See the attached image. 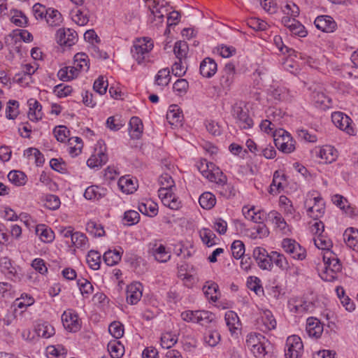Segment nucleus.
<instances>
[{
    "label": "nucleus",
    "instance_id": "obj_1",
    "mask_svg": "<svg viewBox=\"0 0 358 358\" xmlns=\"http://www.w3.org/2000/svg\"><path fill=\"white\" fill-rule=\"evenodd\" d=\"M159 183L161 187L158 190V194L163 204L172 210L180 208L181 201L171 192L172 187H174V181L171 176L168 173L162 174L159 178Z\"/></svg>",
    "mask_w": 358,
    "mask_h": 358
},
{
    "label": "nucleus",
    "instance_id": "obj_2",
    "mask_svg": "<svg viewBox=\"0 0 358 358\" xmlns=\"http://www.w3.org/2000/svg\"><path fill=\"white\" fill-rule=\"evenodd\" d=\"M323 261L325 269L321 274L323 280L333 282L338 278V273L342 270V264L337 255L331 250L323 253Z\"/></svg>",
    "mask_w": 358,
    "mask_h": 358
},
{
    "label": "nucleus",
    "instance_id": "obj_3",
    "mask_svg": "<svg viewBox=\"0 0 358 358\" xmlns=\"http://www.w3.org/2000/svg\"><path fill=\"white\" fill-rule=\"evenodd\" d=\"M153 47V43L150 38L146 37L136 38L131 48V53L137 63L141 64L149 61V54Z\"/></svg>",
    "mask_w": 358,
    "mask_h": 358
},
{
    "label": "nucleus",
    "instance_id": "obj_4",
    "mask_svg": "<svg viewBox=\"0 0 358 358\" xmlns=\"http://www.w3.org/2000/svg\"><path fill=\"white\" fill-rule=\"evenodd\" d=\"M231 113L236 119V124L241 129H248L252 127L253 120L249 116L247 108H243L241 105L236 103L233 106Z\"/></svg>",
    "mask_w": 358,
    "mask_h": 358
},
{
    "label": "nucleus",
    "instance_id": "obj_5",
    "mask_svg": "<svg viewBox=\"0 0 358 358\" xmlns=\"http://www.w3.org/2000/svg\"><path fill=\"white\" fill-rule=\"evenodd\" d=\"M286 358H300L303 352V345L301 339L296 335L289 336L286 341Z\"/></svg>",
    "mask_w": 358,
    "mask_h": 358
},
{
    "label": "nucleus",
    "instance_id": "obj_6",
    "mask_svg": "<svg viewBox=\"0 0 358 358\" xmlns=\"http://www.w3.org/2000/svg\"><path fill=\"white\" fill-rule=\"evenodd\" d=\"M282 247L285 252L289 254L295 259L303 260L306 257V249L293 239H283Z\"/></svg>",
    "mask_w": 358,
    "mask_h": 358
},
{
    "label": "nucleus",
    "instance_id": "obj_7",
    "mask_svg": "<svg viewBox=\"0 0 358 358\" xmlns=\"http://www.w3.org/2000/svg\"><path fill=\"white\" fill-rule=\"evenodd\" d=\"M331 120L334 124L341 130L349 135H355L352 121L347 115L340 111L334 112L331 114Z\"/></svg>",
    "mask_w": 358,
    "mask_h": 358
},
{
    "label": "nucleus",
    "instance_id": "obj_8",
    "mask_svg": "<svg viewBox=\"0 0 358 358\" xmlns=\"http://www.w3.org/2000/svg\"><path fill=\"white\" fill-rule=\"evenodd\" d=\"M149 248L155 260L159 262L165 263L171 259L170 251L157 240L149 244Z\"/></svg>",
    "mask_w": 358,
    "mask_h": 358
},
{
    "label": "nucleus",
    "instance_id": "obj_9",
    "mask_svg": "<svg viewBox=\"0 0 358 358\" xmlns=\"http://www.w3.org/2000/svg\"><path fill=\"white\" fill-rule=\"evenodd\" d=\"M222 73V74L220 78V85L223 90L227 92L231 89L234 81L236 74L234 64L232 63H227Z\"/></svg>",
    "mask_w": 358,
    "mask_h": 358
},
{
    "label": "nucleus",
    "instance_id": "obj_10",
    "mask_svg": "<svg viewBox=\"0 0 358 358\" xmlns=\"http://www.w3.org/2000/svg\"><path fill=\"white\" fill-rule=\"evenodd\" d=\"M0 268L8 278L14 282L21 280L22 275L17 272L15 266H13L12 260L8 257H3L0 259Z\"/></svg>",
    "mask_w": 358,
    "mask_h": 358
},
{
    "label": "nucleus",
    "instance_id": "obj_11",
    "mask_svg": "<svg viewBox=\"0 0 358 358\" xmlns=\"http://www.w3.org/2000/svg\"><path fill=\"white\" fill-rule=\"evenodd\" d=\"M253 257L262 269L271 270L272 268L271 253L268 254L264 248H255L253 250Z\"/></svg>",
    "mask_w": 358,
    "mask_h": 358
},
{
    "label": "nucleus",
    "instance_id": "obj_12",
    "mask_svg": "<svg viewBox=\"0 0 358 358\" xmlns=\"http://www.w3.org/2000/svg\"><path fill=\"white\" fill-rule=\"evenodd\" d=\"M56 41L60 45L71 46L77 41V33L71 29H59L56 34Z\"/></svg>",
    "mask_w": 358,
    "mask_h": 358
},
{
    "label": "nucleus",
    "instance_id": "obj_13",
    "mask_svg": "<svg viewBox=\"0 0 358 358\" xmlns=\"http://www.w3.org/2000/svg\"><path fill=\"white\" fill-rule=\"evenodd\" d=\"M106 148L105 145H100L99 148L95 149L93 154L87 161V164L90 168H98L102 166L108 162V155L106 154Z\"/></svg>",
    "mask_w": 358,
    "mask_h": 358
},
{
    "label": "nucleus",
    "instance_id": "obj_14",
    "mask_svg": "<svg viewBox=\"0 0 358 358\" xmlns=\"http://www.w3.org/2000/svg\"><path fill=\"white\" fill-rule=\"evenodd\" d=\"M127 302L131 305L136 304L143 295V285L140 282H134L127 287Z\"/></svg>",
    "mask_w": 358,
    "mask_h": 358
},
{
    "label": "nucleus",
    "instance_id": "obj_15",
    "mask_svg": "<svg viewBox=\"0 0 358 358\" xmlns=\"http://www.w3.org/2000/svg\"><path fill=\"white\" fill-rule=\"evenodd\" d=\"M62 321L66 329L70 331H77L80 329V325L78 320V315L69 310L65 311L62 315Z\"/></svg>",
    "mask_w": 358,
    "mask_h": 358
},
{
    "label": "nucleus",
    "instance_id": "obj_16",
    "mask_svg": "<svg viewBox=\"0 0 358 358\" xmlns=\"http://www.w3.org/2000/svg\"><path fill=\"white\" fill-rule=\"evenodd\" d=\"M314 23L318 29L327 33H331L336 28V22L329 15H320L317 17Z\"/></svg>",
    "mask_w": 358,
    "mask_h": 358
},
{
    "label": "nucleus",
    "instance_id": "obj_17",
    "mask_svg": "<svg viewBox=\"0 0 358 358\" xmlns=\"http://www.w3.org/2000/svg\"><path fill=\"white\" fill-rule=\"evenodd\" d=\"M258 324L260 330L266 332L275 328L276 320L274 318L272 313L270 310H266L262 313L258 321Z\"/></svg>",
    "mask_w": 358,
    "mask_h": 358
},
{
    "label": "nucleus",
    "instance_id": "obj_18",
    "mask_svg": "<svg viewBox=\"0 0 358 358\" xmlns=\"http://www.w3.org/2000/svg\"><path fill=\"white\" fill-rule=\"evenodd\" d=\"M312 99L315 106L321 110H324L331 107V99L320 90L313 92Z\"/></svg>",
    "mask_w": 358,
    "mask_h": 358
},
{
    "label": "nucleus",
    "instance_id": "obj_19",
    "mask_svg": "<svg viewBox=\"0 0 358 358\" xmlns=\"http://www.w3.org/2000/svg\"><path fill=\"white\" fill-rule=\"evenodd\" d=\"M306 330L310 337L317 338L323 332V325L314 317L307 319Z\"/></svg>",
    "mask_w": 358,
    "mask_h": 358
},
{
    "label": "nucleus",
    "instance_id": "obj_20",
    "mask_svg": "<svg viewBox=\"0 0 358 358\" xmlns=\"http://www.w3.org/2000/svg\"><path fill=\"white\" fill-rule=\"evenodd\" d=\"M108 194V189L97 185L88 187L84 193L85 199L89 200H99Z\"/></svg>",
    "mask_w": 358,
    "mask_h": 358
},
{
    "label": "nucleus",
    "instance_id": "obj_21",
    "mask_svg": "<svg viewBox=\"0 0 358 358\" xmlns=\"http://www.w3.org/2000/svg\"><path fill=\"white\" fill-rule=\"evenodd\" d=\"M217 71L216 62L210 57L205 58L200 64V73L206 78H211Z\"/></svg>",
    "mask_w": 358,
    "mask_h": 358
},
{
    "label": "nucleus",
    "instance_id": "obj_22",
    "mask_svg": "<svg viewBox=\"0 0 358 358\" xmlns=\"http://www.w3.org/2000/svg\"><path fill=\"white\" fill-rule=\"evenodd\" d=\"M343 240L349 248L358 252V229H347L343 233Z\"/></svg>",
    "mask_w": 358,
    "mask_h": 358
},
{
    "label": "nucleus",
    "instance_id": "obj_23",
    "mask_svg": "<svg viewBox=\"0 0 358 358\" xmlns=\"http://www.w3.org/2000/svg\"><path fill=\"white\" fill-rule=\"evenodd\" d=\"M317 156L322 159L324 163H331L337 157V151L331 145H325L319 149Z\"/></svg>",
    "mask_w": 358,
    "mask_h": 358
},
{
    "label": "nucleus",
    "instance_id": "obj_24",
    "mask_svg": "<svg viewBox=\"0 0 358 358\" xmlns=\"http://www.w3.org/2000/svg\"><path fill=\"white\" fill-rule=\"evenodd\" d=\"M28 104L29 106L28 113L29 120L31 121L41 120L43 117L42 106L41 103L36 99H30L28 100Z\"/></svg>",
    "mask_w": 358,
    "mask_h": 358
},
{
    "label": "nucleus",
    "instance_id": "obj_25",
    "mask_svg": "<svg viewBox=\"0 0 358 358\" xmlns=\"http://www.w3.org/2000/svg\"><path fill=\"white\" fill-rule=\"evenodd\" d=\"M129 134L131 138H140L143 129V125L141 120L138 117H132L129 121Z\"/></svg>",
    "mask_w": 358,
    "mask_h": 358
},
{
    "label": "nucleus",
    "instance_id": "obj_26",
    "mask_svg": "<svg viewBox=\"0 0 358 358\" xmlns=\"http://www.w3.org/2000/svg\"><path fill=\"white\" fill-rule=\"evenodd\" d=\"M196 322L208 327L210 324L215 323V315L206 310H196Z\"/></svg>",
    "mask_w": 358,
    "mask_h": 358
},
{
    "label": "nucleus",
    "instance_id": "obj_27",
    "mask_svg": "<svg viewBox=\"0 0 358 358\" xmlns=\"http://www.w3.org/2000/svg\"><path fill=\"white\" fill-rule=\"evenodd\" d=\"M315 203L313 206L310 207L307 212L308 215L315 220L321 217L324 213V203L320 197H315Z\"/></svg>",
    "mask_w": 358,
    "mask_h": 358
},
{
    "label": "nucleus",
    "instance_id": "obj_28",
    "mask_svg": "<svg viewBox=\"0 0 358 358\" xmlns=\"http://www.w3.org/2000/svg\"><path fill=\"white\" fill-rule=\"evenodd\" d=\"M36 234L45 243H50L55 238V234L45 224H38L36 227Z\"/></svg>",
    "mask_w": 358,
    "mask_h": 358
},
{
    "label": "nucleus",
    "instance_id": "obj_29",
    "mask_svg": "<svg viewBox=\"0 0 358 358\" xmlns=\"http://www.w3.org/2000/svg\"><path fill=\"white\" fill-rule=\"evenodd\" d=\"M122 253L123 250L121 248L120 250H109L103 254V260L108 266H114L121 260Z\"/></svg>",
    "mask_w": 358,
    "mask_h": 358
},
{
    "label": "nucleus",
    "instance_id": "obj_30",
    "mask_svg": "<svg viewBox=\"0 0 358 358\" xmlns=\"http://www.w3.org/2000/svg\"><path fill=\"white\" fill-rule=\"evenodd\" d=\"M120 189L127 194H132L136 190V182L129 176H123L118 181Z\"/></svg>",
    "mask_w": 358,
    "mask_h": 358
},
{
    "label": "nucleus",
    "instance_id": "obj_31",
    "mask_svg": "<svg viewBox=\"0 0 358 358\" xmlns=\"http://www.w3.org/2000/svg\"><path fill=\"white\" fill-rule=\"evenodd\" d=\"M279 121L278 119H275V117L273 119H266L263 120L260 124V128L261 129L267 134H271L274 136L275 134H276V136L278 134V122Z\"/></svg>",
    "mask_w": 358,
    "mask_h": 358
},
{
    "label": "nucleus",
    "instance_id": "obj_32",
    "mask_svg": "<svg viewBox=\"0 0 358 358\" xmlns=\"http://www.w3.org/2000/svg\"><path fill=\"white\" fill-rule=\"evenodd\" d=\"M271 258L272 264H275L282 270L287 271L289 269L291 271L288 262L282 254H280L276 251H272L271 252Z\"/></svg>",
    "mask_w": 358,
    "mask_h": 358
},
{
    "label": "nucleus",
    "instance_id": "obj_33",
    "mask_svg": "<svg viewBox=\"0 0 358 358\" xmlns=\"http://www.w3.org/2000/svg\"><path fill=\"white\" fill-rule=\"evenodd\" d=\"M8 178L10 182L16 186H23L27 182V176L20 171L13 170L8 174Z\"/></svg>",
    "mask_w": 358,
    "mask_h": 358
},
{
    "label": "nucleus",
    "instance_id": "obj_34",
    "mask_svg": "<svg viewBox=\"0 0 358 358\" xmlns=\"http://www.w3.org/2000/svg\"><path fill=\"white\" fill-rule=\"evenodd\" d=\"M199 202L203 208L210 210L216 203L215 196L211 192H204L200 196Z\"/></svg>",
    "mask_w": 358,
    "mask_h": 358
},
{
    "label": "nucleus",
    "instance_id": "obj_35",
    "mask_svg": "<svg viewBox=\"0 0 358 358\" xmlns=\"http://www.w3.org/2000/svg\"><path fill=\"white\" fill-rule=\"evenodd\" d=\"M213 166V163H209L206 159H201L196 164V167L200 173L208 180L215 178L212 175L213 171L211 168Z\"/></svg>",
    "mask_w": 358,
    "mask_h": 358
},
{
    "label": "nucleus",
    "instance_id": "obj_36",
    "mask_svg": "<svg viewBox=\"0 0 358 358\" xmlns=\"http://www.w3.org/2000/svg\"><path fill=\"white\" fill-rule=\"evenodd\" d=\"M225 320L229 331L234 333L239 328V319L236 313L228 311L225 314Z\"/></svg>",
    "mask_w": 358,
    "mask_h": 358
},
{
    "label": "nucleus",
    "instance_id": "obj_37",
    "mask_svg": "<svg viewBox=\"0 0 358 358\" xmlns=\"http://www.w3.org/2000/svg\"><path fill=\"white\" fill-rule=\"evenodd\" d=\"M45 20L50 26L56 27L62 22V17L57 10L48 8L47 15H45Z\"/></svg>",
    "mask_w": 358,
    "mask_h": 358
},
{
    "label": "nucleus",
    "instance_id": "obj_38",
    "mask_svg": "<svg viewBox=\"0 0 358 358\" xmlns=\"http://www.w3.org/2000/svg\"><path fill=\"white\" fill-rule=\"evenodd\" d=\"M86 230L94 237H101L105 234L103 227L101 224L92 220L87 223Z\"/></svg>",
    "mask_w": 358,
    "mask_h": 358
},
{
    "label": "nucleus",
    "instance_id": "obj_39",
    "mask_svg": "<svg viewBox=\"0 0 358 358\" xmlns=\"http://www.w3.org/2000/svg\"><path fill=\"white\" fill-rule=\"evenodd\" d=\"M108 350L112 358H120L124 352V346L119 341H110L108 344Z\"/></svg>",
    "mask_w": 358,
    "mask_h": 358
},
{
    "label": "nucleus",
    "instance_id": "obj_40",
    "mask_svg": "<svg viewBox=\"0 0 358 358\" xmlns=\"http://www.w3.org/2000/svg\"><path fill=\"white\" fill-rule=\"evenodd\" d=\"M218 285L213 282H206L203 287V291L207 298L215 301L217 299V292Z\"/></svg>",
    "mask_w": 358,
    "mask_h": 358
},
{
    "label": "nucleus",
    "instance_id": "obj_41",
    "mask_svg": "<svg viewBox=\"0 0 358 358\" xmlns=\"http://www.w3.org/2000/svg\"><path fill=\"white\" fill-rule=\"evenodd\" d=\"M87 262L93 270H98L101 264V254L94 250H90L87 256Z\"/></svg>",
    "mask_w": 358,
    "mask_h": 358
},
{
    "label": "nucleus",
    "instance_id": "obj_42",
    "mask_svg": "<svg viewBox=\"0 0 358 358\" xmlns=\"http://www.w3.org/2000/svg\"><path fill=\"white\" fill-rule=\"evenodd\" d=\"M74 65L79 67V70L87 71L90 68L88 56L84 52H78L74 56Z\"/></svg>",
    "mask_w": 358,
    "mask_h": 358
},
{
    "label": "nucleus",
    "instance_id": "obj_43",
    "mask_svg": "<svg viewBox=\"0 0 358 358\" xmlns=\"http://www.w3.org/2000/svg\"><path fill=\"white\" fill-rule=\"evenodd\" d=\"M264 337L257 333H250L247 336L246 338V346L251 351L254 350L255 348L262 342Z\"/></svg>",
    "mask_w": 358,
    "mask_h": 358
},
{
    "label": "nucleus",
    "instance_id": "obj_44",
    "mask_svg": "<svg viewBox=\"0 0 358 358\" xmlns=\"http://www.w3.org/2000/svg\"><path fill=\"white\" fill-rule=\"evenodd\" d=\"M272 95L275 99L282 101H289L293 97L290 91L285 87H277L272 92Z\"/></svg>",
    "mask_w": 358,
    "mask_h": 358
},
{
    "label": "nucleus",
    "instance_id": "obj_45",
    "mask_svg": "<svg viewBox=\"0 0 358 358\" xmlns=\"http://www.w3.org/2000/svg\"><path fill=\"white\" fill-rule=\"evenodd\" d=\"M284 180V176L280 175L278 171H275L273 174V178L272 183L270 186L269 192L273 194H275L279 193L281 189H282V181Z\"/></svg>",
    "mask_w": 358,
    "mask_h": 358
},
{
    "label": "nucleus",
    "instance_id": "obj_46",
    "mask_svg": "<svg viewBox=\"0 0 358 358\" xmlns=\"http://www.w3.org/2000/svg\"><path fill=\"white\" fill-rule=\"evenodd\" d=\"M173 52L178 60L185 58L188 52V45L185 41H180L175 43Z\"/></svg>",
    "mask_w": 358,
    "mask_h": 358
},
{
    "label": "nucleus",
    "instance_id": "obj_47",
    "mask_svg": "<svg viewBox=\"0 0 358 358\" xmlns=\"http://www.w3.org/2000/svg\"><path fill=\"white\" fill-rule=\"evenodd\" d=\"M77 284L83 297L87 298L93 292L94 287L87 279H78Z\"/></svg>",
    "mask_w": 358,
    "mask_h": 358
},
{
    "label": "nucleus",
    "instance_id": "obj_48",
    "mask_svg": "<svg viewBox=\"0 0 358 358\" xmlns=\"http://www.w3.org/2000/svg\"><path fill=\"white\" fill-rule=\"evenodd\" d=\"M19 103L15 100H9L6 108V117L14 120L19 114Z\"/></svg>",
    "mask_w": 358,
    "mask_h": 358
},
{
    "label": "nucleus",
    "instance_id": "obj_49",
    "mask_svg": "<svg viewBox=\"0 0 358 358\" xmlns=\"http://www.w3.org/2000/svg\"><path fill=\"white\" fill-rule=\"evenodd\" d=\"M314 243L317 248L324 250V252L330 250V248L333 245L331 241L323 235H318L315 237L314 238Z\"/></svg>",
    "mask_w": 358,
    "mask_h": 358
},
{
    "label": "nucleus",
    "instance_id": "obj_50",
    "mask_svg": "<svg viewBox=\"0 0 358 358\" xmlns=\"http://www.w3.org/2000/svg\"><path fill=\"white\" fill-rule=\"evenodd\" d=\"M288 29L292 34L299 37H305L307 35V31L304 26L297 20H292V23L288 25Z\"/></svg>",
    "mask_w": 358,
    "mask_h": 358
},
{
    "label": "nucleus",
    "instance_id": "obj_51",
    "mask_svg": "<svg viewBox=\"0 0 358 358\" xmlns=\"http://www.w3.org/2000/svg\"><path fill=\"white\" fill-rule=\"evenodd\" d=\"M108 331L114 338H120L124 335V325L118 321H114L109 325Z\"/></svg>",
    "mask_w": 358,
    "mask_h": 358
},
{
    "label": "nucleus",
    "instance_id": "obj_52",
    "mask_svg": "<svg viewBox=\"0 0 358 358\" xmlns=\"http://www.w3.org/2000/svg\"><path fill=\"white\" fill-rule=\"evenodd\" d=\"M36 332L38 336L48 338L55 334V329L52 325L43 323L38 326Z\"/></svg>",
    "mask_w": 358,
    "mask_h": 358
},
{
    "label": "nucleus",
    "instance_id": "obj_53",
    "mask_svg": "<svg viewBox=\"0 0 358 358\" xmlns=\"http://www.w3.org/2000/svg\"><path fill=\"white\" fill-rule=\"evenodd\" d=\"M170 71L168 68L159 70L155 77V83L158 85L166 86L170 80Z\"/></svg>",
    "mask_w": 358,
    "mask_h": 358
},
{
    "label": "nucleus",
    "instance_id": "obj_54",
    "mask_svg": "<svg viewBox=\"0 0 358 358\" xmlns=\"http://www.w3.org/2000/svg\"><path fill=\"white\" fill-rule=\"evenodd\" d=\"M200 236L203 243L206 244L208 247H210L216 243L215 241L216 236L209 229H203V230L200 232Z\"/></svg>",
    "mask_w": 358,
    "mask_h": 358
},
{
    "label": "nucleus",
    "instance_id": "obj_55",
    "mask_svg": "<svg viewBox=\"0 0 358 358\" xmlns=\"http://www.w3.org/2000/svg\"><path fill=\"white\" fill-rule=\"evenodd\" d=\"M232 255L236 259H241L245 253V245L239 240L234 241L231 246Z\"/></svg>",
    "mask_w": 358,
    "mask_h": 358
},
{
    "label": "nucleus",
    "instance_id": "obj_56",
    "mask_svg": "<svg viewBox=\"0 0 358 358\" xmlns=\"http://www.w3.org/2000/svg\"><path fill=\"white\" fill-rule=\"evenodd\" d=\"M276 134L274 135V143L278 149L284 153H291L295 150L294 141L280 142L275 139Z\"/></svg>",
    "mask_w": 358,
    "mask_h": 358
},
{
    "label": "nucleus",
    "instance_id": "obj_57",
    "mask_svg": "<svg viewBox=\"0 0 358 358\" xmlns=\"http://www.w3.org/2000/svg\"><path fill=\"white\" fill-rule=\"evenodd\" d=\"M108 85V81L104 79L103 76H101L94 81L93 89L96 92L102 95L106 92Z\"/></svg>",
    "mask_w": 358,
    "mask_h": 358
},
{
    "label": "nucleus",
    "instance_id": "obj_58",
    "mask_svg": "<svg viewBox=\"0 0 358 358\" xmlns=\"http://www.w3.org/2000/svg\"><path fill=\"white\" fill-rule=\"evenodd\" d=\"M166 119L171 124L173 125L181 123L183 120V116L182 113L178 110L172 109L168 111Z\"/></svg>",
    "mask_w": 358,
    "mask_h": 358
},
{
    "label": "nucleus",
    "instance_id": "obj_59",
    "mask_svg": "<svg viewBox=\"0 0 358 358\" xmlns=\"http://www.w3.org/2000/svg\"><path fill=\"white\" fill-rule=\"evenodd\" d=\"M53 133L58 141L64 142L69 137L70 131L66 127L60 125L54 129Z\"/></svg>",
    "mask_w": 358,
    "mask_h": 358
},
{
    "label": "nucleus",
    "instance_id": "obj_60",
    "mask_svg": "<svg viewBox=\"0 0 358 358\" xmlns=\"http://www.w3.org/2000/svg\"><path fill=\"white\" fill-rule=\"evenodd\" d=\"M204 339L210 346L214 347L220 341V334L217 331L209 330L206 333Z\"/></svg>",
    "mask_w": 358,
    "mask_h": 358
},
{
    "label": "nucleus",
    "instance_id": "obj_61",
    "mask_svg": "<svg viewBox=\"0 0 358 358\" xmlns=\"http://www.w3.org/2000/svg\"><path fill=\"white\" fill-rule=\"evenodd\" d=\"M71 242L76 248L85 247L87 243V238L84 234L76 231L73 234Z\"/></svg>",
    "mask_w": 358,
    "mask_h": 358
},
{
    "label": "nucleus",
    "instance_id": "obj_62",
    "mask_svg": "<svg viewBox=\"0 0 358 358\" xmlns=\"http://www.w3.org/2000/svg\"><path fill=\"white\" fill-rule=\"evenodd\" d=\"M11 22L18 27H24L27 24V17L20 10H14V14L11 17Z\"/></svg>",
    "mask_w": 358,
    "mask_h": 358
},
{
    "label": "nucleus",
    "instance_id": "obj_63",
    "mask_svg": "<svg viewBox=\"0 0 358 358\" xmlns=\"http://www.w3.org/2000/svg\"><path fill=\"white\" fill-rule=\"evenodd\" d=\"M140 219L139 213L136 210H128L124 213V220L129 226L134 225L138 222Z\"/></svg>",
    "mask_w": 358,
    "mask_h": 358
},
{
    "label": "nucleus",
    "instance_id": "obj_64",
    "mask_svg": "<svg viewBox=\"0 0 358 358\" xmlns=\"http://www.w3.org/2000/svg\"><path fill=\"white\" fill-rule=\"evenodd\" d=\"M351 62L353 64L351 69L348 71L350 77L358 78V50L352 55Z\"/></svg>",
    "mask_w": 358,
    "mask_h": 358
}]
</instances>
